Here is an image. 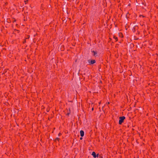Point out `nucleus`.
Instances as JSON below:
<instances>
[{"instance_id": "nucleus-12", "label": "nucleus", "mask_w": 158, "mask_h": 158, "mask_svg": "<svg viewBox=\"0 0 158 158\" xmlns=\"http://www.w3.org/2000/svg\"><path fill=\"white\" fill-rule=\"evenodd\" d=\"M128 15V13L126 15V16H127Z\"/></svg>"}, {"instance_id": "nucleus-10", "label": "nucleus", "mask_w": 158, "mask_h": 158, "mask_svg": "<svg viewBox=\"0 0 158 158\" xmlns=\"http://www.w3.org/2000/svg\"><path fill=\"white\" fill-rule=\"evenodd\" d=\"M80 139H82V137L80 138Z\"/></svg>"}, {"instance_id": "nucleus-6", "label": "nucleus", "mask_w": 158, "mask_h": 158, "mask_svg": "<svg viewBox=\"0 0 158 158\" xmlns=\"http://www.w3.org/2000/svg\"><path fill=\"white\" fill-rule=\"evenodd\" d=\"M55 140H58V141H59V140H60V138H56V139H55Z\"/></svg>"}, {"instance_id": "nucleus-1", "label": "nucleus", "mask_w": 158, "mask_h": 158, "mask_svg": "<svg viewBox=\"0 0 158 158\" xmlns=\"http://www.w3.org/2000/svg\"><path fill=\"white\" fill-rule=\"evenodd\" d=\"M119 121L118 123L119 124L121 125L123 122L125 118V117L124 116H121L119 117Z\"/></svg>"}, {"instance_id": "nucleus-4", "label": "nucleus", "mask_w": 158, "mask_h": 158, "mask_svg": "<svg viewBox=\"0 0 158 158\" xmlns=\"http://www.w3.org/2000/svg\"><path fill=\"white\" fill-rule=\"evenodd\" d=\"M80 135L81 137H83L84 135V131L82 130H81L80 131Z\"/></svg>"}, {"instance_id": "nucleus-5", "label": "nucleus", "mask_w": 158, "mask_h": 158, "mask_svg": "<svg viewBox=\"0 0 158 158\" xmlns=\"http://www.w3.org/2000/svg\"><path fill=\"white\" fill-rule=\"evenodd\" d=\"M91 52L92 53H93V56H97V52H95L94 51H92Z\"/></svg>"}, {"instance_id": "nucleus-3", "label": "nucleus", "mask_w": 158, "mask_h": 158, "mask_svg": "<svg viewBox=\"0 0 158 158\" xmlns=\"http://www.w3.org/2000/svg\"><path fill=\"white\" fill-rule=\"evenodd\" d=\"M92 155L93 156L94 158H96V157H98V154H97V156H96V154L94 152H93L92 153Z\"/></svg>"}, {"instance_id": "nucleus-13", "label": "nucleus", "mask_w": 158, "mask_h": 158, "mask_svg": "<svg viewBox=\"0 0 158 158\" xmlns=\"http://www.w3.org/2000/svg\"><path fill=\"white\" fill-rule=\"evenodd\" d=\"M66 11H67V13H68V10H66Z\"/></svg>"}, {"instance_id": "nucleus-11", "label": "nucleus", "mask_w": 158, "mask_h": 158, "mask_svg": "<svg viewBox=\"0 0 158 158\" xmlns=\"http://www.w3.org/2000/svg\"><path fill=\"white\" fill-rule=\"evenodd\" d=\"M94 110V108H92V110Z\"/></svg>"}, {"instance_id": "nucleus-7", "label": "nucleus", "mask_w": 158, "mask_h": 158, "mask_svg": "<svg viewBox=\"0 0 158 158\" xmlns=\"http://www.w3.org/2000/svg\"><path fill=\"white\" fill-rule=\"evenodd\" d=\"M114 39L116 40V41H117L118 40V38H117V37H114Z\"/></svg>"}, {"instance_id": "nucleus-8", "label": "nucleus", "mask_w": 158, "mask_h": 158, "mask_svg": "<svg viewBox=\"0 0 158 158\" xmlns=\"http://www.w3.org/2000/svg\"><path fill=\"white\" fill-rule=\"evenodd\" d=\"M61 135V134L60 133H59V134H58V136H60V135Z\"/></svg>"}, {"instance_id": "nucleus-9", "label": "nucleus", "mask_w": 158, "mask_h": 158, "mask_svg": "<svg viewBox=\"0 0 158 158\" xmlns=\"http://www.w3.org/2000/svg\"><path fill=\"white\" fill-rule=\"evenodd\" d=\"M141 16H142L143 17H144V16H143L142 15H139V16H140V17H141Z\"/></svg>"}, {"instance_id": "nucleus-2", "label": "nucleus", "mask_w": 158, "mask_h": 158, "mask_svg": "<svg viewBox=\"0 0 158 158\" xmlns=\"http://www.w3.org/2000/svg\"><path fill=\"white\" fill-rule=\"evenodd\" d=\"M88 64L89 65L93 64L96 63L95 60H87Z\"/></svg>"}]
</instances>
